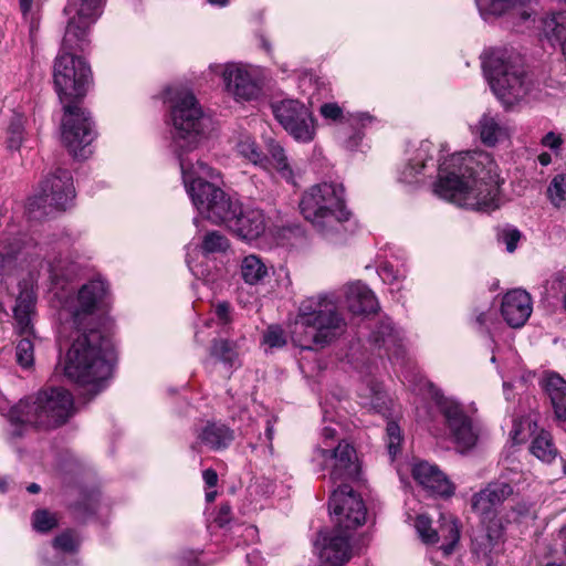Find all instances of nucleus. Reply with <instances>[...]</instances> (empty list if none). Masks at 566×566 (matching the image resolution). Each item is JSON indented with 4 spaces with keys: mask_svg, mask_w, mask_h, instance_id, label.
I'll return each instance as SVG.
<instances>
[{
    "mask_svg": "<svg viewBox=\"0 0 566 566\" xmlns=\"http://www.w3.org/2000/svg\"><path fill=\"white\" fill-rule=\"evenodd\" d=\"M235 148L238 154L251 164L260 167H266L268 158L251 136L241 135Z\"/></svg>",
    "mask_w": 566,
    "mask_h": 566,
    "instance_id": "31",
    "label": "nucleus"
},
{
    "mask_svg": "<svg viewBox=\"0 0 566 566\" xmlns=\"http://www.w3.org/2000/svg\"><path fill=\"white\" fill-rule=\"evenodd\" d=\"M200 443L210 450L226 449L234 439V432L228 426L218 422H208L197 434Z\"/></svg>",
    "mask_w": 566,
    "mask_h": 566,
    "instance_id": "26",
    "label": "nucleus"
},
{
    "mask_svg": "<svg viewBox=\"0 0 566 566\" xmlns=\"http://www.w3.org/2000/svg\"><path fill=\"white\" fill-rule=\"evenodd\" d=\"M74 329L62 363L64 376L80 386H92L96 395L112 374V344L96 327Z\"/></svg>",
    "mask_w": 566,
    "mask_h": 566,
    "instance_id": "3",
    "label": "nucleus"
},
{
    "mask_svg": "<svg viewBox=\"0 0 566 566\" xmlns=\"http://www.w3.org/2000/svg\"><path fill=\"white\" fill-rule=\"evenodd\" d=\"M300 209L325 239L337 242L345 238L350 212L345 205L343 185L322 182L312 186L303 193Z\"/></svg>",
    "mask_w": 566,
    "mask_h": 566,
    "instance_id": "5",
    "label": "nucleus"
},
{
    "mask_svg": "<svg viewBox=\"0 0 566 566\" xmlns=\"http://www.w3.org/2000/svg\"><path fill=\"white\" fill-rule=\"evenodd\" d=\"M179 164L184 184L198 212L216 224H228L240 203L228 196L221 188L205 180L213 179L218 172L206 163L179 155Z\"/></svg>",
    "mask_w": 566,
    "mask_h": 566,
    "instance_id": "6",
    "label": "nucleus"
},
{
    "mask_svg": "<svg viewBox=\"0 0 566 566\" xmlns=\"http://www.w3.org/2000/svg\"><path fill=\"white\" fill-rule=\"evenodd\" d=\"M32 523L38 532L45 533L57 526V517L48 510H38L33 513Z\"/></svg>",
    "mask_w": 566,
    "mask_h": 566,
    "instance_id": "40",
    "label": "nucleus"
},
{
    "mask_svg": "<svg viewBox=\"0 0 566 566\" xmlns=\"http://www.w3.org/2000/svg\"><path fill=\"white\" fill-rule=\"evenodd\" d=\"M373 116L367 113L350 115L346 120L353 126H365L373 122Z\"/></svg>",
    "mask_w": 566,
    "mask_h": 566,
    "instance_id": "49",
    "label": "nucleus"
},
{
    "mask_svg": "<svg viewBox=\"0 0 566 566\" xmlns=\"http://www.w3.org/2000/svg\"><path fill=\"white\" fill-rule=\"evenodd\" d=\"M533 13H534V10L524 9L521 11L520 14H521L522 20H527L532 17Z\"/></svg>",
    "mask_w": 566,
    "mask_h": 566,
    "instance_id": "59",
    "label": "nucleus"
},
{
    "mask_svg": "<svg viewBox=\"0 0 566 566\" xmlns=\"http://www.w3.org/2000/svg\"><path fill=\"white\" fill-rule=\"evenodd\" d=\"M336 434V430L334 428H331V427H325L322 431V436L324 438V444L325 447L324 448H327V449H331L329 444L327 443L328 440H333L334 437Z\"/></svg>",
    "mask_w": 566,
    "mask_h": 566,
    "instance_id": "55",
    "label": "nucleus"
},
{
    "mask_svg": "<svg viewBox=\"0 0 566 566\" xmlns=\"http://www.w3.org/2000/svg\"><path fill=\"white\" fill-rule=\"evenodd\" d=\"M350 531L336 526L332 531L319 532L315 547L323 563L339 566L350 559Z\"/></svg>",
    "mask_w": 566,
    "mask_h": 566,
    "instance_id": "18",
    "label": "nucleus"
},
{
    "mask_svg": "<svg viewBox=\"0 0 566 566\" xmlns=\"http://www.w3.org/2000/svg\"><path fill=\"white\" fill-rule=\"evenodd\" d=\"M346 326L332 296H312L301 302L291 328V338L302 349H319L338 339Z\"/></svg>",
    "mask_w": 566,
    "mask_h": 566,
    "instance_id": "4",
    "label": "nucleus"
},
{
    "mask_svg": "<svg viewBox=\"0 0 566 566\" xmlns=\"http://www.w3.org/2000/svg\"><path fill=\"white\" fill-rule=\"evenodd\" d=\"M531 452L544 462H552L557 454L551 433L542 430L532 441Z\"/></svg>",
    "mask_w": 566,
    "mask_h": 566,
    "instance_id": "32",
    "label": "nucleus"
},
{
    "mask_svg": "<svg viewBox=\"0 0 566 566\" xmlns=\"http://www.w3.org/2000/svg\"><path fill=\"white\" fill-rule=\"evenodd\" d=\"M413 479L432 495L448 497L454 492V488L446 474L434 464L422 461L412 468Z\"/></svg>",
    "mask_w": 566,
    "mask_h": 566,
    "instance_id": "21",
    "label": "nucleus"
},
{
    "mask_svg": "<svg viewBox=\"0 0 566 566\" xmlns=\"http://www.w3.org/2000/svg\"><path fill=\"white\" fill-rule=\"evenodd\" d=\"M230 247V242L226 235L219 231L207 232L201 240L200 251L203 255L223 253Z\"/></svg>",
    "mask_w": 566,
    "mask_h": 566,
    "instance_id": "34",
    "label": "nucleus"
},
{
    "mask_svg": "<svg viewBox=\"0 0 566 566\" xmlns=\"http://www.w3.org/2000/svg\"><path fill=\"white\" fill-rule=\"evenodd\" d=\"M211 355L218 358L219 360L233 366L238 354L234 350L233 346L223 339L216 340L211 347Z\"/></svg>",
    "mask_w": 566,
    "mask_h": 566,
    "instance_id": "38",
    "label": "nucleus"
},
{
    "mask_svg": "<svg viewBox=\"0 0 566 566\" xmlns=\"http://www.w3.org/2000/svg\"><path fill=\"white\" fill-rule=\"evenodd\" d=\"M263 343L271 348L283 347L286 344L284 331L277 325L269 326L263 335Z\"/></svg>",
    "mask_w": 566,
    "mask_h": 566,
    "instance_id": "43",
    "label": "nucleus"
},
{
    "mask_svg": "<svg viewBox=\"0 0 566 566\" xmlns=\"http://www.w3.org/2000/svg\"><path fill=\"white\" fill-rule=\"evenodd\" d=\"M273 433H274L273 424H272L271 420H268L266 429H265V437H266L268 441H270V442L272 441Z\"/></svg>",
    "mask_w": 566,
    "mask_h": 566,
    "instance_id": "57",
    "label": "nucleus"
},
{
    "mask_svg": "<svg viewBox=\"0 0 566 566\" xmlns=\"http://www.w3.org/2000/svg\"><path fill=\"white\" fill-rule=\"evenodd\" d=\"M312 461L316 463L321 470L331 468V480L333 482L347 481L358 478L359 463L355 448L342 441L336 448L327 449L317 447L314 450Z\"/></svg>",
    "mask_w": 566,
    "mask_h": 566,
    "instance_id": "13",
    "label": "nucleus"
},
{
    "mask_svg": "<svg viewBox=\"0 0 566 566\" xmlns=\"http://www.w3.org/2000/svg\"><path fill=\"white\" fill-rule=\"evenodd\" d=\"M202 479L209 488H213L218 483V474L213 469H206L202 472Z\"/></svg>",
    "mask_w": 566,
    "mask_h": 566,
    "instance_id": "53",
    "label": "nucleus"
},
{
    "mask_svg": "<svg viewBox=\"0 0 566 566\" xmlns=\"http://www.w3.org/2000/svg\"><path fill=\"white\" fill-rule=\"evenodd\" d=\"M559 538L563 542V554L560 556H556L553 560L546 562L544 566H566V526L560 528Z\"/></svg>",
    "mask_w": 566,
    "mask_h": 566,
    "instance_id": "48",
    "label": "nucleus"
},
{
    "mask_svg": "<svg viewBox=\"0 0 566 566\" xmlns=\"http://www.w3.org/2000/svg\"><path fill=\"white\" fill-rule=\"evenodd\" d=\"M230 512H231V509H230V506H229V505H222V506L220 507V512H219V517H218V520H219V522H220L221 524L227 523V522L229 521Z\"/></svg>",
    "mask_w": 566,
    "mask_h": 566,
    "instance_id": "56",
    "label": "nucleus"
},
{
    "mask_svg": "<svg viewBox=\"0 0 566 566\" xmlns=\"http://www.w3.org/2000/svg\"><path fill=\"white\" fill-rule=\"evenodd\" d=\"M266 151L268 155H265V157L268 158V164L266 167L263 168H273L282 179L294 184L295 172L283 146L279 142L270 138L266 140Z\"/></svg>",
    "mask_w": 566,
    "mask_h": 566,
    "instance_id": "27",
    "label": "nucleus"
},
{
    "mask_svg": "<svg viewBox=\"0 0 566 566\" xmlns=\"http://www.w3.org/2000/svg\"><path fill=\"white\" fill-rule=\"evenodd\" d=\"M35 296L32 291L23 290L17 297L13 308L15 332L21 336L17 344V361L22 367H30L34 361V327Z\"/></svg>",
    "mask_w": 566,
    "mask_h": 566,
    "instance_id": "11",
    "label": "nucleus"
},
{
    "mask_svg": "<svg viewBox=\"0 0 566 566\" xmlns=\"http://www.w3.org/2000/svg\"><path fill=\"white\" fill-rule=\"evenodd\" d=\"M378 274L385 283L389 284H392L400 279L399 272L388 263H385L380 266Z\"/></svg>",
    "mask_w": 566,
    "mask_h": 566,
    "instance_id": "47",
    "label": "nucleus"
},
{
    "mask_svg": "<svg viewBox=\"0 0 566 566\" xmlns=\"http://www.w3.org/2000/svg\"><path fill=\"white\" fill-rule=\"evenodd\" d=\"M520 434H521L520 428L516 427L515 430L513 431V437H512L514 442L521 443L524 440V438L520 437Z\"/></svg>",
    "mask_w": 566,
    "mask_h": 566,
    "instance_id": "58",
    "label": "nucleus"
},
{
    "mask_svg": "<svg viewBox=\"0 0 566 566\" xmlns=\"http://www.w3.org/2000/svg\"><path fill=\"white\" fill-rule=\"evenodd\" d=\"M431 144L429 142H422L418 149V155L415 159L410 160L401 171V180L411 184L416 179L417 175L421 172L424 167L426 160L429 158V151Z\"/></svg>",
    "mask_w": 566,
    "mask_h": 566,
    "instance_id": "33",
    "label": "nucleus"
},
{
    "mask_svg": "<svg viewBox=\"0 0 566 566\" xmlns=\"http://www.w3.org/2000/svg\"><path fill=\"white\" fill-rule=\"evenodd\" d=\"M346 304L353 314H369L376 312L378 302L371 290L360 282L346 287Z\"/></svg>",
    "mask_w": 566,
    "mask_h": 566,
    "instance_id": "25",
    "label": "nucleus"
},
{
    "mask_svg": "<svg viewBox=\"0 0 566 566\" xmlns=\"http://www.w3.org/2000/svg\"><path fill=\"white\" fill-rule=\"evenodd\" d=\"M542 144L551 149H557L562 144V138L555 133L549 132L543 137Z\"/></svg>",
    "mask_w": 566,
    "mask_h": 566,
    "instance_id": "51",
    "label": "nucleus"
},
{
    "mask_svg": "<svg viewBox=\"0 0 566 566\" xmlns=\"http://www.w3.org/2000/svg\"><path fill=\"white\" fill-rule=\"evenodd\" d=\"M273 114L284 129L300 143H311L316 135L312 112L301 102L284 99L272 106Z\"/></svg>",
    "mask_w": 566,
    "mask_h": 566,
    "instance_id": "14",
    "label": "nucleus"
},
{
    "mask_svg": "<svg viewBox=\"0 0 566 566\" xmlns=\"http://www.w3.org/2000/svg\"><path fill=\"white\" fill-rule=\"evenodd\" d=\"M436 531L439 534V542L441 541L440 549L446 556L452 554L460 539L458 521L452 516H443L439 530Z\"/></svg>",
    "mask_w": 566,
    "mask_h": 566,
    "instance_id": "30",
    "label": "nucleus"
},
{
    "mask_svg": "<svg viewBox=\"0 0 566 566\" xmlns=\"http://www.w3.org/2000/svg\"><path fill=\"white\" fill-rule=\"evenodd\" d=\"M27 490L30 492V493H38L40 492V485L36 484V483H31Z\"/></svg>",
    "mask_w": 566,
    "mask_h": 566,
    "instance_id": "63",
    "label": "nucleus"
},
{
    "mask_svg": "<svg viewBox=\"0 0 566 566\" xmlns=\"http://www.w3.org/2000/svg\"><path fill=\"white\" fill-rule=\"evenodd\" d=\"M543 388L551 400L556 417L559 420H565L566 380L557 374H547L543 379Z\"/></svg>",
    "mask_w": 566,
    "mask_h": 566,
    "instance_id": "28",
    "label": "nucleus"
},
{
    "mask_svg": "<svg viewBox=\"0 0 566 566\" xmlns=\"http://www.w3.org/2000/svg\"><path fill=\"white\" fill-rule=\"evenodd\" d=\"M520 239L521 232L515 228H505L500 233V240L506 245L509 252L515 251Z\"/></svg>",
    "mask_w": 566,
    "mask_h": 566,
    "instance_id": "44",
    "label": "nucleus"
},
{
    "mask_svg": "<svg viewBox=\"0 0 566 566\" xmlns=\"http://www.w3.org/2000/svg\"><path fill=\"white\" fill-rule=\"evenodd\" d=\"M319 113L325 119L339 120L344 119L342 107L336 103H325L319 107Z\"/></svg>",
    "mask_w": 566,
    "mask_h": 566,
    "instance_id": "45",
    "label": "nucleus"
},
{
    "mask_svg": "<svg viewBox=\"0 0 566 566\" xmlns=\"http://www.w3.org/2000/svg\"><path fill=\"white\" fill-rule=\"evenodd\" d=\"M105 0H67L64 14L69 18L61 53L53 65V83L63 104L62 140L75 158H86V147L95 138L90 114L78 106L92 78L90 65L74 51L88 45L91 27L103 12Z\"/></svg>",
    "mask_w": 566,
    "mask_h": 566,
    "instance_id": "1",
    "label": "nucleus"
},
{
    "mask_svg": "<svg viewBox=\"0 0 566 566\" xmlns=\"http://www.w3.org/2000/svg\"><path fill=\"white\" fill-rule=\"evenodd\" d=\"M19 4H20V10L23 14L24 18H30L31 21L33 22L34 18H35V11L33 9L34 7V2L33 0H19Z\"/></svg>",
    "mask_w": 566,
    "mask_h": 566,
    "instance_id": "52",
    "label": "nucleus"
},
{
    "mask_svg": "<svg viewBox=\"0 0 566 566\" xmlns=\"http://www.w3.org/2000/svg\"><path fill=\"white\" fill-rule=\"evenodd\" d=\"M472 133L478 135L482 144L489 147L503 143L510 137V129L506 124L490 112L480 117L472 128Z\"/></svg>",
    "mask_w": 566,
    "mask_h": 566,
    "instance_id": "23",
    "label": "nucleus"
},
{
    "mask_svg": "<svg viewBox=\"0 0 566 566\" xmlns=\"http://www.w3.org/2000/svg\"><path fill=\"white\" fill-rule=\"evenodd\" d=\"M227 227L238 237L245 240L259 238L265 230V218L260 209H245L241 205L230 218Z\"/></svg>",
    "mask_w": 566,
    "mask_h": 566,
    "instance_id": "22",
    "label": "nucleus"
},
{
    "mask_svg": "<svg viewBox=\"0 0 566 566\" xmlns=\"http://www.w3.org/2000/svg\"><path fill=\"white\" fill-rule=\"evenodd\" d=\"M512 511L516 513V520L526 517L533 514V507L526 502H518L512 506Z\"/></svg>",
    "mask_w": 566,
    "mask_h": 566,
    "instance_id": "50",
    "label": "nucleus"
},
{
    "mask_svg": "<svg viewBox=\"0 0 566 566\" xmlns=\"http://www.w3.org/2000/svg\"><path fill=\"white\" fill-rule=\"evenodd\" d=\"M210 4L212 6H218V7H224L228 4L229 0H207Z\"/></svg>",
    "mask_w": 566,
    "mask_h": 566,
    "instance_id": "60",
    "label": "nucleus"
},
{
    "mask_svg": "<svg viewBox=\"0 0 566 566\" xmlns=\"http://www.w3.org/2000/svg\"><path fill=\"white\" fill-rule=\"evenodd\" d=\"M73 411L71 392L64 388L52 387L20 400L10 409L8 419L15 427L12 434L19 437L24 426L46 430L60 427L69 420Z\"/></svg>",
    "mask_w": 566,
    "mask_h": 566,
    "instance_id": "7",
    "label": "nucleus"
},
{
    "mask_svg": "<svg viewBox=\"0 0 566 566\" xmlns=\"http://www.w3.org/2000/svg\"><path fill=\"white\" fill-rule=\"evenodd\" d=\"M429 388L432 398L444 417L450 437L457 448L460 451L473 448L478 441V431L461 405L453 399L446 398L432 384H429Z\"/></svg>",
    "mask_w": 566,
    "mask_h": 566,
    "instance_id": "10",
    "label": "nucleus"
},
{
    "mask_svg": "<svg viewBox=\"0 0 566 566\" xmlns=\"http://www.w3.org/2000/svg\"><path fill=\"white\" fill-rule=\"evenodd\" d=\"M216 314L222 322H228L229 305L227 303H219L216 307Z\"/></svg>",
    "mask_w": 566,
    "mask_h": 566,
    "instance_id": "54",
    "label": "nucleus"
},
{
    "mask_svg": "<svg viewBox=\"0 0 566 566\" xmlns=\"http://www.w3.org/2000/svg\"><path fill=\"white\" fill-rule=\"evenodd\" d=\"M513 493V486L505 481L490 482L484 489L473 494L471 507L485 518L493 514L496 507L502 505Z\"/></svg>",
    "mask_w": 566,
    "mask_h": 566,
    "instance_id": "19",
    "label": "nucleus"
},
{
    "mask_svg": "<svg viewBox=\"0 0 566 566\" xmlns=\"http://www.w3.org/2000/svg\"><path fill=\"white\" fill-rule=\"evenodd\" d=\"M268 273V265L255 254L245 255L240 262V274L247 284L254 285L262 282Z\"/></svg>",
    "mask_w": 566,
    "mask_h": 566,
    "instance_id": "29",
    "label": "nucleus"
},
{
    "mask_svg": "<svg viewBox=\"0 0 566 566\" xmlns=\"http://www.w3.org/2000/svg\"><path fill=\"white\" fill-rule=\"evenodd\" d=\"M532 298L524 290H512L502 300L501 314L513 328L522 327L532 314Z\"/></svg>",
    "mask_w": 566,
    "mask_h": 566,
    "instance_id": "20",
    "label": "nucleus"
},
{
    "mask_svg": "<svg viewBox=\"0 0 566 566\" xmlns=\"http://www.w3.org/2000/svg\"><path fill=\"white\" fill-rule=\"evenodd\" d=\"M483 67L493 93L505 105L520 102L536 87L517 53L494 50L483 61Z\"/></svg>",
    "mask_w": 566,
    "mask_h": 566,
    "instance_id": "8",
    "label": "nucleus"
},
{
    "mask_svg": "<svg viewBox=\"0 0 566 566\" xmlns=\"http://www.w3.org/2000/svg\"><path fill=\"white\" fill-rule=\"evenodd\" d=\"M386 439L388 453L391 460H394L399 452L400 443L402 440L400 428L396 422L391 421L387 423Z\"/></svg>",
    "mask_w": 566,
    "mask_h": 566,
    "instance_id": "41",
    "label": "nucleus"
},
{
    "mask_svg": "<svg viewBox=\"0 0 566 566\" xmlns=\"http://www.w3.org/2000/svg\"><path fill=\"white\" fill-rule=\"evenodd\" d=\"M24 140V119L21 115L15 114L8 127L7 144L11 150H18Z\"/></svg>",
    "mask_w": 566,
    "mask_h": 566,
    "instance_id": "36",
    "label": "nucleus"
},
{
    "mask_svg": "<svg viewBox=\"0 0 566 566\" xmlns=\"http://www.w3.org/2000/svg\"><path fill=\"white\" fill-rule=\"evenodd\" d=\"M74 198L75 189L71 172L59 168L41 182L40 193L35 202L39 207L49 206L64 211L72 205Z\"/></svg>",
    "mask_w": 566,
    "mask_h": 566,
    "instance_id": "17",
    "label": "nucleus"
},
{
    "mask_svg": "<svg viewBox=\"0 0 566 566\" xmlns=\"http://www.w3.org/2000/svg\"><path fill=\"white\" fill-rule=\"evenodd\" d=\"M544 32L548 38L560 42L563 46L566 43V11L557 12L545 19Z\"/></svg>",
    "mask_w": 566,
    "mask_h": 566,
    "instance_id": "35",
    "label": "nucleus"
},
{
    "mask_svg": "<svg viewBox=\"0 0 566 566\" xmlns=\"http://www.w3.org/2000/svg\"><path fill=\"white\" fill-rule=\"evenodd\" d=\"M226 90L237 101L256 99L262 94V78L258 69L228 63L221 73Z\"/></svg>",
    "mask_w": 566,
    "mask_h": 566,
    "instance_id": "16",
    "label": "nucleus"
},
{
    "mask_svg": "<svg viewBox=\"0 0 566 566\" xmlns=\"http://www.w3.org/2000/svg\"><path fill=\"white\" fill-rule=\"evenodd\" d=\"M499 168L486 151L451 155L440 166L434 192L460 207L492 211L500 207Z\"/></svg>",
    "mask_w": 566,
    "mask_h": 566,
    "instance_id": "2",
    "label": "nucleus"
},
{
    "mask_svg": "<svg viewBox=\"0 0 566 566\" xmlns=\"http://www.w3.org/2000/svg\"><path fill=\"white\" fill-rule=\"evenodd\" d=\"M328 505L339 528L355 530L365 523V504L347 483H342L332 492Z\"/></svg>",
    "mask_w": 566,
    "mask_h": 566,
    "instance_id": "15",
    "label": "nucleus"
},
{
    "mask_svg": "<svg viewBox=\"0 0 566 566\" xmlns=\"http://www.w3.org/2000/svg\"><path fill=\"white\" fill-rule=\"evenodd\" d=\"M549 200L555 207H560L566 201V175H557L547 188Z\"/></svg>",
    "mask_w": 566,
    "mask_h": 566,
    "instance_id": "37",
    "label": "nucleus"
},
{
    "mask_svg": "<svg viewBox=\"0 0 566 566\" xmlns=\"http://www.w3.org/2000/svg\"><path fill=\"white\" fill-rule=\"evenodd\" d=\"M171 120L175 127L174 140L181 151L197 147L203 132V113L191 92H180L171 99Z\"/></svg>",
    "mask_w": 566,
    "mask_h": 566,
    "instance_id": "9",
    "label": "nucleus"
},
{
    "mask_svg": "<svg viewBox=\"0 0 566 566\" xmlns=\"http://www.w3.org/2000/svg\"><path fill=\"white\" fill-rule=\"evenodd\" d=\"M8 262H11V258L0 253V270L4 268Z\"/></svg>",
    "mask_w": 566,
    "mask_h": 566,
    "instance_id": "62",
    "label": "nucleus"
},
{
    "mask_svg": "<svg viewBox=\"0 0 566 566\" xmlns=\"http://www.w3.org/2000/svg\"><path fill=\"white\" fill-rule=\"evenodd\" d=\"M538 159H539V163H541L542 165H544V166L548 165V164H549V161H551V157H549V155H547V154H542V155L538 157Z\"/></svg>",
    "mask_w": 566,
    "mask_h": 566,
    "instance_id": "61",
    "label": "nucleus"
},
{
    "mask_svg": "<svg viewBox=\"0 0 566 566\" xmlns=\"http://www.w3.org/2000/svg\"><path fill=\"white\" fill-rule=\"evenodd\" d=\"M474 324L481 332H490L494 324V312L491 310L479 312L475 315Z\"/></svg>",
    "mask_w": 566,
    "mask_h": 566,
    "instance_id": "46",
    "label": "nucleus"
},
{
    "mask_svg": "<svg viewBox=\"0 0 566 566\" xmlns=\"http://www.w3.org/2000/svg\"><path fill=\"white\" fill-rule=\"evenodd\" d=\"M7 490V481L4 478L0 476V492H4Z\"/></svg>",
    "mask_w": 566,
    "mask_h": 566,
    "instance_id": "64",
    "label": "nucleus"
},
{
    "mask_svg": "<svg viewBox=\"0 0 566 566\" xmlns=\"http://www.w3.org/2000/svg\"><path fill=\"white\" fill-rule=\"evenodd\" d=\"M415 527L420 538L426 544L439 543V534L431 527V520L426 515H419L416 518Z\"/></svg>",
    "mask_w": 566,
    "mask_h": 566,
    "instance_id": "39",
    "label": "nucleus"
},
{
    "mask_svg": "<svg viewBox=\"0 0 566 566\" xmlns=\"http://www.w3.org/2000/svg\"><path fill=\"white\" fill-rule=\"evenodd\" d=\"M369 340L378 348H384L389 357L402 354L401 337L389 319L380 321L373 329Z\"/></svg>",
    "mask_w": 566,
    "mask_h": 566,
    "instance_id": "24",
    "label": "nucleus"
},
{
    "mask_svg": "<svg viewBox=\"0 0 566 566\" xmlns=\"http://www.w3.org/2000/svg\"><path fill=\"white\" fill-rule=\"evenodd\" d=\"M106 296L107 284L103 280H92L84 284L76 297L65 303L72 316V326L78 329L96 327L95 311L104 305Z\"/></svg>",
    "mask_w": 566,
    "mask_h": 566,
    "instance_id": "12",
    "label": "nucleus"
},
{
    "mask_svg": "<svg viewBox=\"0 0 566 566\" xmlns=\"http://www.w3.org/2000/svg\"><path fill=\"white\" fill-rule=\"evenodd\" d=\"M80 541L73 532L66 531L56 536L53 541V546L65 553H73L77 549Z\"/></svg>",
    "mask_w": 566,
    "mask_h": 566,
    "instance_id": "42",
    "label": "nucleus"
}]
</instances>
